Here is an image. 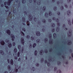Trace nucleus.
<instances>
[{
	"label": "nucleus",
	"mask_w": 73,
	"mask_h": 73,
	"mask_svg": "<svg viewBox=\"0 0 73 73\" xmlns=\"http://www.w3.org/2000/svg\"><path fill=\"white\" fill-rule=\"evenodd\" d=\"M54 61H55V59H54L53 58H52V57H50L49 58L48 62L47 60H46L45 61V64H47L48 66H49L50 65V62H53Z\"/></svg>",
	"instance_id": "nucleus-1"
},
{
	"label": "nucleus",
	"mask_w": 73,
	"mask_h": 73,
	"mask_svg": "<svg viewBox=\"0 0 73 73\" xmlns=\"http://www.w3.org/2000/svg\"><path fill=\"white\" fill-rule=\"evenodd\" d=\"M56 22H57V24L58 25V27H57L56 29V31L57 32H58L59 31H60V28H59V27L60 26V23H59V19H56Z\"/></svg>",
	"instance_id": "nucleus-2"
},
{
	"label": "nucleus",
	"mask_w": 73,
	"mask_h": 73,
	"mask_svg": "<svg viewBox=\"0 0 73 73\" xmlns=\"http://www.w3.org/2000/svg\"><path fill=\"white\" fill-rule=\"evenodd\" d=\"M49 38L50 39L49 43L50 44H53V40L52 39V34H50L49 35Z\"/></svg>",
	"instance_id": "nucleus-3"
},
{
	"label": "nucleus",
	"mask_w": 73,
	"mask_h": 73,
	"mask_svg": "<svg viewBox=\"0 0 73 73\" xmlns=\"http://www.w3.org/2000/svg\"><path fill=\"white\" fill-rule=\"evenodd\" d=\"M5 41L8 44V46L9 48H11L12 47V44L11 43L9 42V40L8 39H6L5 40Z\"/></svg>",
	"instance_id": "nucleus-4"
},
{
	"label": "nucleus",
	"mask_w": 73,
	"mask_h": 73,
	"mask_svg": "<svg viewBox=\"0 0 73 73\" xmlns=\"http://www.w3.org/2000/svg\"><path fill=\"white\" fill-rule=\"evenodd\" d=\"M68 37H71L72 36V31L71 30H69L68 33Z\"/></svg>",
	"instance_id": "nucleus-5"
},
{
	"label": "nucleus",
	"mask_w": 73,
	"mask_h": 73,
	"mask_svg": "<svg viewBox=\"0 0 73 73\" xmlns=\"http://www.w3.org/2000/svg\"><path fill=\"white\" fill-rule=\"evenodd\" d=\"M72 14V13L70 11L68 10L67 12V15L68 16H70V15H71V14Z\"/></svg>",
	"instance_id": "nucleus-6"
},
{
	"label": "nucleus",
	"mask_w": 73,
	"mask_h": 73,
	"mask_svg": "<svg viewBox=\"0 0 73 73\" xmlns=\"http://www.w3.org/2000/svg\"><path fill=\"white\" fill-rule=\"evenodd\" d=\"M10 36L12 38V40L13 41H14V39L15 38V36L13 35L12 34H11V35Z\"/></svg>",
	"instance_id": "nucleus-7"
},
{
	"label": "nucleus",
	"mask_w": 73,
	"mask_h": 73,
	"mask_svg": "<svg viewBox=\"0 0 73 73\" xmlns=\"http://www.w3.org/2000/svg\"><path fill=\"white\" fill-rule=\"evenodd\" d=\"M14 51L15 53H14L13 54V56L15 57L16 56V53L17 51V49L16 48H15L14 50Z\"/></svg>",
	"instance_id": "nucleus-8"
},
{
	"label": "nucleus",
	"mask_w": 73,
	"mask_h": 73,
	"mask_svg": "<svg viewBox=\"0 0 73 73\" xmlns=\"http://www.w3.org/2000/svg\"><path fill=\"white\" fill-rule=\"evenodd\" d=\"M21 43H22L23 45H24V38H22L21 39Z\"/></svg>",
	"instance_id": "nucleus-9"
},
{
	"label": "nucleus",
	"mask_w": 73,
	"mask_h": 73,
	"mask_svg": "<svg viewBox=\"0 0 73 73\" xmlns=\"http://www.w3.org/2000/svg\"><path fill=\"white\" fill-rule=\"evenodd\" d=\"M13 1V0H9L7 2V5H11V2Z\"/></svg>",
	"instance_id": "nucleus-10"
},
{
	"label": "nucleus",
	"mask_w": 73,
	"mask_h": 73,
	"mask_svg": "<svg viewBox=\"0 0 73 73\" xmlns=\"http://www.w3.org/2000/svg\"><path fill=\"white\" fill-rule=\"evenodd\" d=\"M6 33L9 35H11V31L9 30H8L6 31Z\"/></svg>",
	"instance_id": "nucleus-11"
},
{
	"label": "nucleus",
	"mask_w": 73,
	"mask_h": 73,
	"mask_svg": "<svg viewBox=\"0 0 73 73\" xmlns=\"http://www.w3.org/2000/svg\"><path fill=\"white\" fill-rule=\"evenodd\" d=\"M29 19L30 21H31V20H32V19L33 18V17L32 16V15H29Z\"/></svg>",
	"instance_id": "nucleus-12"
},
{
	"label": "nucleus",
	"mask_w": 73,
	"mask_h": 73,
	"mask_svg": "<svg viewBox=\"0 0 73 73\" xmlns=\"http://www.w3.org/2000/svg\"><path fill=\"white\" fill-rule=\"evenodd\" d=\"M67 44L68 45H70L72 44V42L70 40H68L67 41Z\"/></svg>",
	"instance_id": "nucleus-13"
},
{
	"label": "nucleus",
	"mask_w": 73,
	"mask_h": 73,
	"mask_svg": "<svg viewBox=\"0 0 73 73\" xmlns=\"http://www.w3.org/2000/svg\"><path fill=\"white\" fill-rule=\"evenodd\" d=\"M53 36L54 37V39H56V37H57V35H56V33H54L53 34Z\"/></svg>",
	"instance_id": "nucleus-14"
},
{
	"label": "nucleus",
	"mask_w": 73,
	"mask_h": 73,
	"mask_svg": "<svg viewBox=\"0 0 73 73\" xmlns=\"http://www.w3.org/2000/svg\"><path fill=\"white\" fill-rule=\"evenodd\" d=\"M41 9H42L43 11H45L46 10V7H44L43 8H42V7H41Z\"/></svg>",
	"instance_id": "nucleus-15"
},
{
	"label": "nucleus",
	"mask_w": 73,
	"mask_h": 73,
	"mask_svg": "<svg viewBox=\"0 0 73 73\" xmlns=\"http://www.w3.org/2000/svg\"><path fill=\"white\" fill-rule=\"evenodd\" d=\"M44 53V51L42 50H41L40 52V55H42Z\"/></svg>",
	"instance_id": "nucleus-16"
},
{
	"label": "nucleus",
	"mask_w": 73,
	"mask_h": 73,
	"mask_svg": "<svg viewBox=\"0 0 73 73\" xmlns=\"http://www.w3.org/2000/svg\"><path fill=\"white\" fill-rule=\"evenodd\" d=\"M68 23L69 25H71L72 24V23H71V21H70V19H69L68 20Z\"/></svg>",
	"instance_id": "nucleus-17"
},
{
	"label": "nucleus",
	"mask_w": 73,
	"mask_h": 73,
	"mask_svg": "<svg viewBox=\"0 0 73 73\" xmlns=\"http://www.w3.org/2000/svg\"><path fill=\"white\" fill-rule=\"evenodd\" d=\"M36 35L37 36H40V33L38 31L36 32Z\"/></svg>",
	"instance_id": "nucleus-18"
},
{
	"label": "nucleus",
	"mask_w": 73,
	"mask_h": 73,
	"mask_svg": "<svg viewBox=\"0 0 73 73\" xmlns=\"http://www.w3.org/2000/svg\"><path fill=\"white\" fill-rule=\"evenodd\" d=\"M7 68L9 71L11 70V66L10 65L8 66Z\"/></svg>",
	"instance_id": "nucleus-19"
},
{
	"label": "nucleus",
	"mask_w": 73,
	"mask_h": 73,
	"mask_svg": "<svg viewBox=\"0 0 73 73\" xmlns=\"http://www.w3.org/2000/svg\"><path fill=\"white\" fill-rule=\"evenodd\" d=\"M11 64L12 65H13V59H11L10 61Z\"/></svg>",
	"instance_id": "nucleus-20"
},
{
	"label": "nucleus",
	"mask_w": 73,
	"mask_h": 73,
	"mask_svg": "<svg viewBox=\"0 0 73 73\" xmlns=\"http://www.w3.org/2000/svg\"><path fill=\"white\" fill-rule=\"evenodd\" d=\"M0 43L1 45H3L5 44V43L3 41H1L0 42Z\"/></svg>",
	"instance_id": "nucleus-21"
},
{
	"label": "nucleus",
	"mask_w": 73,
	"mask_h": 73,
	"mask_svg": "<svg viewBox=\"0 0 73 73\" xmlns=\"http://www.w3.org/2000/svg\"><path fill=\"white\" fill-rule=\"evenodd\" d=\"M0 53L1 54H2L3 55V54H4V51L2 50H0Z\"/></svg>",
	"instance_id": "nucleus-22"
},
{
	"label": "nucleus",
	"mask_w": 73,
	"mask_h": 73,
	"mask_svg": "<svg viewBox=\"0 0 73 73\" xmlns=\"http://www.w3.org/2000/svg\"><path fill=\"white\" fill-rule=\"evenodd\" d=\"M40 39H38L36 40V42H37V43H40Z\"/></svg>",
	"instance_id": "nucleus-23"
},
{
	"label": "nucleus",
	"mask_w": 73,
	"mask_h": 73,
	"mask_svg": "<svg viewBox=\"0 0 73 73\" xmlns=\"http://www.w3.org/2000/svg\"><path fill=\"white\" fill-rule=\"evenodd\" d=\"M48 14L47 13H45V17H48Z\"/></svg>",
	"instance_id": "nucleus-24"
},
{
	"label": "nucleus",
	"mask_w": 73,
	"mask_h": 73,
	"mask_svg": "<svg viewBox=\"0 0 73 73\" xmlns=\"http://www.w3.org/2000/svg\"><path fill=\"white\" fill-rule=\"evenodd\" d=\"M18 48L19 49H20V50H20V51H21V45H19L18 46Z\"/></svg>",
	"instance_id": "nucleus-25"
},
{
	"label": "nucleus",
	"mask_w": 73,
	"mask_h": 73,
	"mask_svg": "<svg viewBox=\"0 0 73 73\" xmlns=\"http://www.w3.org/2000/svg\"><path fill=\"white\" fill-rule=\"evenodd\" d=\"M49 16H52V13L51 11H49Z\"/></svg>",
	"instance_id": "nucleus-26"
},
{
	"label": "nucleus",
	"mask_w": 73,
	"mask_h": 73,
	"mask_svg": "<svg viewBox=\"0 0 73 73\" xmlns=\"http://www.w3.org/2000/svg\"><path fill=\"white\" fill-rule=\"evenodd\" d=\"M35 54V56H37V51L35 50L34 52Z\"/></svg>",
	"instance_id": "nucleus-27"
},
{
	"label": "nucleus",
	"mask_w": 73,
	"mask_h": 73,
	"mask_svg": "<svg viewBox=\"0 0 73 73\" xmlns=\"http://www.w3.org/2000/svg\"><path fill=\"white\" fill-rule=\"evenodd\" d=\"M22 21L23 22H25V17H23L22 18Z\"/></svg>",
	"instance_id": "nucleus-28"
},
{
	"label": "nucleus",
	"mask_w": 73,
	"mask_h": 73,
	"mask_svg": "<svg viewBox=\"0 0 73 73\" xmlns=\"http://www.w3.org/2000/svg\"><path fill=\"white\" fill-rule=\"evenodd\" d=\"M51 25L52 27H54L55 26V24H54V23H51Z\"/></svg>",
	"instance_id": "nucleus-29"
},
{
	"label": "nucleus",
	"mask_w": 73,
	"mask_h": 73,
	"mask_svg": "<svg viewBox=\"0 0 73 73\" xmlns=\"http://www.w3.org/2000/svg\"><path fill=\"white\" fill-rule=\"evenodd\" d=\"M61 3H60L59 2H57V4H62L63 3V1H61Z\"/></svg>",
	"instance_id": "nucleus-30"
},
{
	"label": "nucleus",
	"mask_w": 73,
	"mask_h": 73,
	"mask_svg": "<svg viewBox=\"0 0 73 73\" xmlns=\"http://www.w3.org/2000/svg\"><path fill=\"white\" fill-rule=\"evenodd\" d=\"M40 4H41V1H40V0H39L37 2V4H38V5H40Z\"/></svg>",
	"instance_id": "nucleus-31"
},
{
	"label": "nucleus",
	"mask_w": 73,
	"mask_h": 73,
	"mask_svg": "<svg viewBox=\"0 0 73 73\" xmlns=\"http://www.w3.org/2000/svg\"><path fill=\"white\" fill-rule=\"evenodd\" d=\"M44 41L45 42H48V38H45L44 39Z\"/></svg>",
	"instance_id": "nucleus-32"
},
{
	"label": "nucleus",
	"mask_w": 73,
	"mask_h": 73,
	"mask_svg": "<svg viewBox=\"0 0 73 73\" xmlns=\"http://www.w3.org/2000/svg\"><path fill=\"white\" fill-rule=\"evenodd\" d=\"M6 52L7 53H8V47H6Z\"/></svg>",
	"instance_id": "nucleus-33"
},
{
	"label": "nucleus",
	"mask_w": 73,
	"mask_h": 73,
	"mask_svg": "<svg viewBox=\"0 0 73 73\" xmlns=\"http://www.w3.org/2000/svg\"><path fill=\"white\" fill-rule=\"evenodd\" d=\"M31 39L33 41L35 40V38L33 36H32L31 37Z\"/></svg>",
	"instance_id": "nucleus-34"
},
{
	"label": "nucleus",
	"mask_w": 73,
	"mask_h": 73,
	"mask_svg": "<svg viewBox=\"0 0 73 73\" xmlns=\"http://www.w3.org/2000/svg\"><path fill=\"white\" fill-rule=\"evenodd\" d=\"M57 8L56 7H55L53 8V9L54 10V11H56V10H57Z\"/></svg>",
	"instance_id": "nucleus-35"
},
{
	"label": "nucleus",
	"mask_w": 73,
	"mask_h": 73,
	"mask_svg": "<svg viewBox=\"0 0 73 73\" xmlns=\"http://www.w3.org/2000/svg\"><path fill=\"white\" fill-rule=\"evenodd\" d=\"M29 47L30 48H32V44H31V43H30L29 44Z\"/></svg>",
	"instance_id": "nucleus-36"
},
{
	"label": "nucleus",
	"mask_w": 73,
	"mask_h": 73,
	"mask_svg": "<svg viewBox=\"0 0 73 73\" xmlns=\"http://www.w3.org/2000/svg\"><path fill=\"white\" fill-rule=\"evenodd\" d=\"M22 3L23 4L25 3V0H22Z\"/></svg>",
	"instance_id": "nucleus-37"
},
{
	"label": "nucleus",
	"mask_w": 73,
	"mask_h": 73,
	"mask_svg": "<svg viewBox=\"0 0 73 73\" xmlns=\"http://www.w3.org/2000/svg\"><path fill=\"white\" fill-rule=\"evenodd\" d=\"M64 63H65L66 64H68V63H69V62H68V61L67 60H66L65 62H64Z\"/></svg>",
	"instance_id": "nucleus-38"
},
{
	"label": "nucleus",
	"mask_w": 73,
	"mask_h": 73,
	"mask_svg": "<svg viewBox=\"0 0 73 73\" xmlns=\"http://www.w3.org/2000/svg\"><path fill=\"white\" fill-rule=\"evenodd\" d=\"M32 71H33V72H34L35 70V67H33L32 68Z\"/></svg>",
	"instance_id": "nucleus-39"
},
{
	"label": "nucleus",
	"mask_w": 73,
	"mask_h": 73,
	"mask_svg": "<svg viewBox=\"0 0 73 73\" xmlns=\"http://www.w3.org/2000/svg\"><path fill=\"white\" fill-rule=\"evenodd\" d=\"M60 9H61V10H63L64 9V6H62L61 7H60Z\"/></svg>",
	"instance_id": "nucleus-40"
},
{
	"label": "nucleus",
	"mask_w": 73,
	"mask_h": 73,
	"mask_svg": "<svg viewBox=\"0 0 73 73\" xmlns=\"http://www.w3.org/2000/svg\"><path fill=\"white\" fill-rule=\"evenodd\" d=\"M26 38H27V39H29V38H30V36L28 35L27 36H26Z\"/></svg>",
	"instance_id": "nucleus-41"
},
{
	"label": "nucleus",
	"mask_w": 73,
	"mask_h": 73,
	"mask_svg": "<svg viewBox=\"0 0 73 73\" xmlns=\"http://www.w3.org/2000/svg\"><path fill=\"white\" fill-rule=\"evenodd\" d=\"M36 46V43H34L33 45V48H35V46Z\"/></svg>",
	"instance_id": "nucleus-42"
},
{
	"label": "nucleus",
	"mask_w": 73,
	"mask_h": 73,
	"mask_svg": "<svg viewBox=\"0 0 73 73\" xmlns=\"http://www.w3.org/2000/svg\"><path fill=\"white\" fill-rule=\"evenodd\" d=\"M44 52L46 53H48V49H45Z\"/></svg>",
	"instance_id": "nucleus-43"
},
{
	"label": "nucleus",
	"mask_w": 73,
	"mask_h": 73,
	"mask_svg": "<svg viewBox=\"0 0 73 73\" xmlns=\"http://www.w3.org/2000/svg\"><path fill=\"white\" fill-rule=\"evenodd\" d=\"M58 65H61V62L60 61L58 62Z\"/></svg>",
	"instance_id": "nucleus-44"
},
{
	"label": "nucleus",
	"mask_w": 73,
	"mask_h": 73,
	"mask_svg": "<svg viewBox=\"0 0 73 73\" xmlns=\"http://www.w3.org/2000/svg\"><path fill=\"white\" fill-rule=\"evenodd\" d=\"M62 27L63 29H65V25L64 24L62 26Z\"/></svg>",
	"instance_id": "nucleus-45"
},
{
	"label": "nucleus",
	"mask_w": 73,
	"mask_h": 73,
	"mask_svg": "<svg viewBox=\"0 0 73 73\" xmlns=\"http://www.w3.org/2000/svg\"><path fill=\"white\" fill-rule=\"evenodd\" d=\"M42 21L43 23H45L46 22V20L44 19H43V20H42Z\"/></svg>",
	"instance_id": "nucleus-46"
},
{
	"label": "nucleus",
	"mask_w": 73,
	"mask_h": 73,
	"mask_svg": "<svg viewBox=\"0 0 73 73\" xmlns=\"http://www.w3.org/2000/svg\"><path fill=\"white\" fill-rule=\"evenodd\" d=\"M67 2L68 3H70V2H71V0H67Z\"/></svg>",
	"instance_id": "nucleus-47"
},
{
	"label": "nucleus",
	"mask_w": 73,
	"mask_h": 73,
	"mask_svg": "<svg viewBox=\"0 0 73 73\" xmlns=\"http://www.w3.org/2000/svg\"><path fill=\"white\" fill-rule=\"evenodd\" d=\"M64 7L66 8H68V5H67L66 4H64Z\"/></svg>",
	"instance_id": "nucleus-48"
},
{
	"label": "nucleus",
	"mask_w": 73,
	"mask_h": 73,
	"mask_svg": "<svg viewBox=\"0 0 73 73\" xmlns=\"http://www.w3.org/2000/svg\"><path fill=\"white\" fill-rule=\"evenodd\" d=\"M22 31H24V32H25L26 31L25 29L24 28H23L22 29Z\"/></svg>",
	"instance_id": "nucleus-49"
},
{
	"label": "nucleus",
	"mask_w": 73,
	"mask_h": 73,
	"mask_svg": "<svg viewBox=\"0 0 73 73\" xmlns=\"http://www.w3.org/2000/svg\"><path fill=\"white\" fill-rule=\"evenodd\" d=\"M57 14L58 15V16H60V12L58 11L57 13Z\"/></svg>",
	"instance_id": "nucleus-50"
},
{
	"label": "nucleus",
	"mask_w": 73,
	"mask_h": 73,
	"mask_svg": "<svg viewBox=\"0 0 73 73\" xmlns=\"http://www.w3.org/2000/svg\"><path fill=\"white\" fill-rule=\"evenodd\" d=\"M52 50H53L52 49V48H50L49 50L50 52H52Z\"/></svg>",
	"instance_id": "nucleus-51"
},
{
	"label": "nucleus",
	"mask_w": 73,
	"mask_h": 73,
	"mask_svg": "<svg viewBox=\"0 0 73 73\" xmlns=\"http://www.w3.org/2000/svg\"><path fill=\"white\" fill-rule=\"evenodd\" d=\"M57 68L56 67H55L54 68V71H57Z\"/></svg>",
	"instance_id": "nucleus-52"
},
{
	"label": "nucleus",
	"mask_w": 73,
	"mask_h": 73,
	"mask_svg": "<svg viewBox=\"0 0 73 73\" xmlns=\"http://www.w3.org/2000/svg\"><path fill=\"white\" fill-rule=\"evenodd\" d=\"M3 73V72L4 73H8V72L7 71H2Z\"/></svg>",
	"instance_id": "nucleus-53"
},
{
	"label": "nucleus",
	"mask_w": 73,
	"mask_h": 73,
	"mask_svg": "<svg viewBox=\"0 0 73 73\" xmlns=\"http://www.w3.org/2000/svg\"><path fill=\"white\" fill-rule=\"evenodd\" d=\"M21 35H23V36L24 35V33L22 31L21 32Z\"/></svg>",
	"instance_id": "nucleus-54"
},
{
	"label": "nucleus",
	"mask_w": 73,
	"mask_h": 73,
	"mask_svg": "<svg viewBox=\"0 0 73 73\" xmlns=\"http://www.w3.org/2000/svg\"><path fill=\"white\" fill-rule=\"evenodd\" d=\"M34 20L35 21H37V18L35 17L34 18Z\"/></svg>",
	"instance_id": "nucleus-55"
},
{
	"label": "nucleus",
	"mask_w": 73,
	"mask_h": 73,
	"mask_svg": "<svg viewBox=\"0 0 73 73\" xmlns=\"http://www.w3.org/2000/svg\"><path fill=\"white\" fill-rule=\"evenodd\" d=\"M38 25H40V24H41V22H40V21H39L38 22Z\"/></svg>",
	"instance_id": "nucleus-56"
},
{
	"label": "nucleus",
	"mask_w": 73,
	"mask_h": 73,
	"mask_svg": "<svg viewBox=\"0 0 73 73\" xmlns=\"http://www.w3.org/2000/svg\"><path fill=\"white\" fill-rule=\"evenodd\" d=\"M19 56H20V52H18V53L17 57H19Z\"/></svg>",
	"instance_id": "nucleus-57"
},
{
	"label": "nucleus",
	"mask_w": 73,
	"mask_h": 73,
	"mask_svg": "<svg viewBox=\"0 0 73 73\" xmlns=\"http://www.w3.org/2000/svg\"><path fill=\"white\" fill-rule=\"evenodd\" d=\"M36 66H39V64L38 63H37L36 64Z\"/></svg>",
	"instance_id": "nucleus-58"
},
{
	"label": "nucleus",
	"mask_w": 73,
	"mask_h": 73,
	"mask_svg": "<svg viewBox=\"0 0 73 73\" xmlns=\"http://www.w3.org/2000/svg\"><path fill=\"white\" fill-rule=\"evenodd\" d=\"M13 46H15V45H16V43H15V42H13Z\"/></svg>",
	"instance_id": "nucleus-59"
},
{
	"label": "nucleus",
	"mask_w": 73,
	"mask_h": 73,
	"mask_svg": "<svg viewBox=\"0 0 73 73\" xmlns=\"http://www.w3.org/2000/svg\"><path fill=\"white\" fill-rule=\"evenodd\" d=\"M20 7V3H19L18 4V8H19V7Z\"/></svg>",
	"instance_id": "nucleus-60"
},
{
	"label": "nucleus",
	"mask_w": 73,
	"mask_h": 73,
	"mask_svg": "<svg viewBox=\"0 0 73 73\" xmlns=\"http://www.w3.org/2000/svg\"><path fill=\"white\" fill-rule=\"evenodd\" d=\"M3 36V34H2V33L0 32V37H1Z\"/></svg>",
	"instance_id": "nucleus-61"
},
{
	"label": "nucleus",
	"mask_w": 73,
	"mask_h": 73,
	"mask_svg": "<svg viewBox=\"0 0 73 73\" xmlns=\"http://www.w3.org/2000/svg\"><path fill=\"white\" fill-rule=\"evenodd\" d=\"M7 61L8 63H9L10 62V60L9 59H7Z\"/></svg>",
	"instance_id": "nucleus-62"
},
{
	"label": "nucleus",
	"mask_w": 73,
	"mask_h": 73,
	"mask_svg": "<svg viewBox=\"0 0 73 73\" xmlns=\"http://www.w3.org/2000/svg\"><path fill=\"white\" fill-rule=\"evenodd\" d=\"M5 7L7 9H8V8H9V7H8V6H5Z\"/></svg>",
	"instance_id": "nucleus-63"
},
{
	"label": "nucleus",
	"mask_w": 73,
	"mask_h": 73,
	"mask_svg": "<svg viewBox=\"0 0 73 73\" xmlns=\"http://www.w3.org/2000/svg\"><path fill=\"white\" fill-rule=\"evenodd\" d=\"M54 31H55L54 29H53L52 30V32H54Z\"/></svg>",
	"instance_id": "nucleus-64"
}]
</instances>
